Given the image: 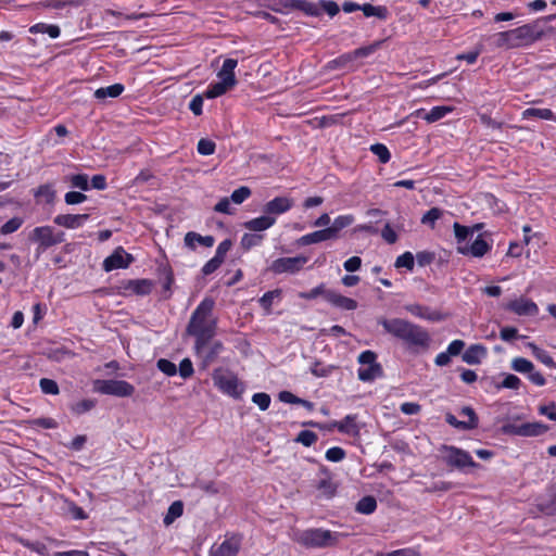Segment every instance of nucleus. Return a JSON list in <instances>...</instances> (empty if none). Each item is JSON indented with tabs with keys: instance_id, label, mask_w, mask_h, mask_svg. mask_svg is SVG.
Segmentation results:
<instances>
[{
	"instance_id": "0eeeda50",
	"label": "nucleus",
	"mask_w": 556,
	"mask_h": 556,
	"mask_svg": "<svg viewBox=\"0 0 556 556\" xmlns=\"http://www.w3.org/2000/svg\"><path fill=\"white\" fill-rule=\"evenodd\" d=\"M93 390L101 394L128 397L134 394L135 387L125 380L99 379L94 381Z\"/></svg>"
},
{
	"instance_id": "6ab92c4d",
	"label": "nucleus",
	"mask_w": 556,
	"mask_h": 556,
	"mask_svg": "<svg viewBox=\"0 0 556 556\" xmlns=\"http://www.w3.org/2000/svg\"><path fill=\"white\" fill-rule=\"evenodd\" d=\"M89 214H60L53 219L54 224L67 229H77L89 219Z\"/></svg>"
},
{
	"instance_id": "aec40b11",
	"label": "nucleus",
	"mask_w": 556,
	"mask_h": 556,
	"mask_svg": "<svg viewBox=\"0 0 556 556\" xmlns=\"http://www.w3.org/2000/svg\"><path fill=\"white\" fill-rule=\"evenodd\" d=\"M240 549V539L231 536L226 539L220 545L213 546L210 556H237Z\"/></svg>"
},
{
	"instance_id": "7ed1b4c3",
	"label": "nucleus",
	"mask_w": 556,
	"mask_h": 556,
	"mask_svg": "<svg viewBox=\"0 0 556 556\" xmlns=\"http://www.w3.org/2000/svg\"><path fill=\"white\" fill-rule=\"evenodd\" d=\"M212 379L214 386L223 393L235 400L241 399L245 387L238 376L226 368L219 367L213 370Z\"/></svg>"
},
{
	"instance_id": "69168bd1",
	"label": "nucleus",
	"mask_w": 556,
	"mask_h": 556,
	"mask_svg": "<svg viewBox=\"0 0 556 556\" xmlns=\"http://www.w3.org/2000/svg\"><path fill=\"white\" fill-rule=\"evenodd\" d=\"M251 195V189L249 187L242 186L238 189H236L231 195L230 200L235 204H241L243 203Z\"/></svg>"
},
{
	"instance_id": "393cba45",
	"label": "nucleus",
	"mask_w": 556,
	"mask_h": 556,
	"mask_svg": "<svg viewBox=\"0 0 556 556\" xmlns=\"http://www.w3.org/2000/svg\"><path fill=\"white\" fill-rule=\"evenodd\" d=\"M332 239H334V238L331 235L330 229L328 227H326L324 229H319L314 232L306 233V235L302 236L298 240V243L300 245H309V244H315V243H319V242L332 240Z\"/></svg>"
},
{
	"instance_id": "f257e3e1",
	"label": "nucleus",
	"mask_w": 556,
	"mask_h": 556,
	"mask_svg": "<svg viewBox=\"0 0 556 556\" xmlns=\"http://www.w3.org/2000/svg\"><path fill=\"white\" fill-rule=\"evenodd\" d=\"M215 301L213 298H204L192 312L187 325V333L194 339L199 348L204 340H212L216 336L217 318L213 315Z\"/></svg>"
},
{
	"instance_id": "dca6fc26",
	"label": "nucleus",
	"mask_w": 556,
	"mask_h": 556,
	"mask_svg": "<svg viewBox=\"0 0 556 556\" xmlns=\"http://www.w3.org/2000/svg\"><path fill=\"white\" fill-rule=\"evenodd\" d=\"M491 249L492 245L483 239L482 235H479L471 244L458 245L457 252L463 255L480 258L483 257Z\"/></svg>"
},
{
	"instance_id": "e2e57ef3",
	"label": "nucleus",
	"mask_w": 556,
	"mask_h": 556,
	"mask_svg": "<svg viewBox=\"0 0 556 556\" xmlns=\"http://www.w3.org/2000/svg\"><path fill=\"white\" fill-rule=\"evenodd\" d=\"M345 451L340 446H333L326 451L325 457L328 462L339 463L345 458Z\"/></svg>"
},
{
	"instance_id": "bf43d9fd",
	"label": "nucleus",
	"mask_w": 556,
	"mask_h": 556,
	"mask_svg": "<svg viewBox=\"0 0 556 556\" xmlns=\"http://www.w3.org/2000/svg\"><path fill=\"white\" fill-rule=\"evenodd\" d=\"M216 144L210 139H200L197 146L198 153L204 156L212 155L215 152Z\"/></svg>"
},
{
	"instance_id": "c9c22d12",
	"label": "nucleus",
	"mask_w": 556,
	"mask_h": 556,
	"mask_svg": "<svg viewBox=\"0 0 556 556\" xmlns=\"http://www.w3.org/2000/svg\"><path fill=\"white\" fill-rule=\"evenodd\" d=\"M353 222H354L353 215H340V216L334 218L332 225L329 226L328 228L330 229L331 235L333 236V238L337 239L339 232L342 229H344V228L349 227L350 225H352Z\"/></svg>"
},
{
	"instance_id": "39448f33",
	"label": "nucleus",
	"mask_w": 556,
	"mask_h": 556,
	"mask_svg": "<svg viewBox=\"0 0 556 556\" xmlns=\"http://www.w3.org/2000/svg\"><path fill=\"white\" fill-rule=\"evenodd\" d=\"M359 368L357 369V377L363 382H372L374 380L383 376L381 364L377 362V354L370 350L364 351L357 358Z\"/></svg>"
},
{
	"instance_id": "6e6552de",
	"label": "nucleus",
	"mask_w": 556,
	"mask_h": 556,
	"mask_svg": "<svg viewBox=\"0 0 556 556\" xmlns=\"http://www.w3.org/2000/svg\"><path fill=\"white\" fill-rule=\"evenodd\" d=\"M513 33L517 48L532 45L544 35V30L539 21L514 28Z\"/></svg>"
},
{
	"instance_id": "2eb2a0df",
	"label": "nucleus",
	"mask_w": 556,
	"mask_h": 556,
	"mask_svg": "<svg viewBox=\"0 0 556 556\" xmlns=\"http://www.w3.org/2000/svg\"><path fill=\"white\" fill-rule=\"evenodd\" d=\"M293 205V199L289 197H276L264 205L263 212L266 215L277 218L279 215L289 212Z\"/></svg>"
},
{
	"instance_id": "ddd939ff",
	"label": "nucleus",
	"mask_w": 556,
	"mask_h": 556,
	"mask_svg": "<svg viewBox=\"0 0 556 556\" xmlns=\"http://www.w3.org/2000/svg\"><path fill=\"white\" fill-rule=\"evenodd\" d=\"M132 262L134 256L127 253L122 247H118L103 261V269L105 271H112L114 269L127 268Z\"/></svg>"
},
{
	"instance_id": "20e7f679",
	"label": "nucleus",
	"mask_w": 556,
	"mask_h": 556,
	"mask_svg": "<svg viewBox=\"0 0 556 556\" xmlns=\"http://www.w3.org/2000/svg\"><path fill=\"white\" fill-rule=\"evenodd\" d=\"M440 453L442 454L443 462L452 467L456 468L458 470H465L467 467L477 468L479 467V464H477L471 455L457 446L454 445H446L442 444L439 447Z\"/></svg>"
},
{
	"instance_id": "bb28decb",
	"label": "nucleus",
	"mask_w": 556,
	"mask_h": 556,
	"mask_svg": "<svg viewBox=\"0 0 556 556\" xmlns=\"http://www.w3.org/2000/svg\"><path fill=\"white\" fill-rule=\"evenodd\" d=\"M406 309L412 315L419 317L421 319L431 320V321L441 319V315L438 312L431 311L429 307L422 306L419 304L407 305Z\"/></svg>"
},
{
	"instance_id": "de8ad7c7",
	"label": "nucleus",
	"mask_w": 556,
	"mask_h": 556,
	"mask_svg": "<svg viewBox=\"0 0 556 556\" xmlns=\"http://www.w3.org/2000/svg\"><path fill=\"white\" fill-rule=\"evenodd\" d=\"M318 440V437L315 432L311 430H302L299 432L294 441L296 443H301L302 445L309 447L315 444Z\"/></svg>"
},
{
	"instance_id": "79ce46f5",
	"label": "nucleus",
	"mask_w": 556,
	"mask_h": 556,
	"mask_svg": "<svg viewBox=\"0 0 556 556\" xmlns=\"http://www.w3.org/2000/svg\"><path fill=\"white\" fill-rule=\"evenodd\" d=\"M229 90L230 88L227 87L225 84H223L222 81H216L210 84L203 93L207 99H215L217 97L225 94Z\"/></svg>"
},
{
	"instance_id": "f8f14e48",
	"label": "nucleus",
	"mask_w": 556,
	"mask_h": 556,
	"mask_svg": "<svg viewBox=\"0 0 556 556\" xmlns=\"http://www.w3.org/2000/svg\"><path fill=\"white\" fill-rule=\"evenodd\" d=\"M504 308L518 316H536L539 314V306L532 300L520 296L509 301L505 304Z\"/></svg>"
},
{
	"instance_id": "864d4df0",
	"label": "nucleus",
	"mask_w": 556,
	"mask_h": 556,
	"mask_svg": "<svg viewBox=\"0 0 556 556\" xmlns=\"http://www.w3.org/2000/svg\"><path fill=\"white\" fill-rule=\"evenodd\" d=\"M441 216L442 211L439 207H432L424 214V216L421 217V223L424 225L434 227L437 220L440 219Z\"/></svg>"
},
{
	"instance_id": "ea45409f",
	"label": "nucleus",
	"mask_w": 556,
	"mask_h": 556,
	"mask_svg": "<svg viewBox=\"0 0 556 556\" xmlns=\"http://www.w3.org/2000/svg\"><path fill=\"white\" fill-rule=\"evenodd\" d=\"M298 4L296 10L304 12L306 15L309 16H320L321 15V9L318 2H312L308 0H298L295 2Z\"/></svg>"
},
{
	"instance_id": "473e14b6",
	"label": "nucleus",
	"mask_w": 556,
	"mask_h": 556,
	"mask_svg": "<svg viewBox=\"0 0 556 556\" xmlns=\"http://www.w3.org/2000/svg\"><path fill=\"white\" fill-rule=\"evenodd\" d=\"M549 427L543 422H525L522 424V437H539L547 432Z\"/></svg>"
},
{
	"instance_id": "9b49d317",
	"label": "nucleus",
	"mask_w": 556,
	"mask_h": 556,
	"mask_svg": "<svg viewBox=\"0 0 556 556\" xmlns=\"http://www.w3.org/2000/svg\"><path fill=\"white\" fill-rule=\"evenodd\" d=\"M408 346L427 348L429 345V333L420 326L408 323L406 330L401 339Z\"/></svg>"
},
{
	"instance_id": "774afa93",
	"label": "nucleus",
	"mask_w": 556,
	"mask_h": 556,
	"mask_svg": "<svg viewBox=\"0 0 556 556\" xmlns=\"http://www.w3.org/2000/svg\"><path fill=\"white\" fill-rule=\"evenodd\" d=\"M376 556H420V553L415 547H405L388 553H378Z\"/></svg>"
},
{
	"instance_id": "49530a36",
	"label": "nucleus",
	"mask_w": 556,
	"mask_h": 556,
	"mask_svg": "<svg viewBox=\"0 0 556 556\" xmlns=\"http://www.w3.org/2000/svg\"><path fill=\"white\" fill-rule=\"evenodd\" d=\"M323 472L326 475V477L319 480L317 489L321 491L327 497H331L336 492V486L333 485L331 479L328 477L327 469H323Z\"/></svg>"
},
{
	"instance_id": "7c9ffc66",
	"label": "nucleus",
	"mask_w": 556,
	"mask_h": 556,
	"mask_svg": "<svg viewBox=\"0 0 556 556\" xmlns=\"http://www.w3.org/2000/svg\"><path fill=\"white\" fill-rule=\"evenodd\" d=\"M361 11L366 17L375 16L379 20H387L389 16V10L383 5H372L370 3L362 4Z\"/></svg>"
},
{
	"instance_id": "f704fd0d",
	"label": "nucleus",
	"mask_w": 556,
	"mask_h": 556,
	"mask_svg": "<svg viewBox=\"0 0 556 556\" xmlns=\"http://www.w3.org/2000/svg\"><path fill=\"white\" fill-rule=\"evenodd\" d=\"M359 54H361V50H356L354 52V55L350 54V53L342 54L339 58L329 61L326 64V68L327 70L345 68V67H348L353 62L354 58L359 55Z\"/></svg>"
},
{
	"instance_id": "680f3d73",
	"label": "nucleus",
	"mask_w": 556,
	"mask_h": 556,
	"mask_svg": "<svg viewBox=\"0 0 556 556\" xmlns=\"http://www.w3.org/2000/svg\"><path fill=\"white\" fill-rule=\"evenodd\" d=\"M521 386V380L519 377L513 374L505 375L503 381L500 386H497L498 389H511V390H518Z\"/></svg>"
},
{
	"instance_id": "58836bf2",
	"label": "nucleus",
	"mask_w": 556,
	"mask_h": 556,
	"mask_svg": "<svg viewBox=\"0 0 556 556\" xmlns=\"http://www.w3.org/2000/svg\"><path fill=\"white\" fill-rule=\"evenodd\" d=\"M184 513V504L180 501H175L170 504L164 516L163 522L165 526L172 525Z\"/></svg>"
},
{
	"instance_id": "4be33fe9",
	"label": "nucleus",
	"mask_w": 556,
	"mask_h": 556,
	"mask_svg": "<svg viewBox=\"0 0 556 556\" xmlns=\"http://www.w3.org/2000/svg\"><path fill=\"white\" fill-rule=\"evenodd\" d=\"M486 348L482 344H472L463 353V361L468 365L480 364L481 361L486 356Z\"/></svg>"
},
{
	"instance_id": "e433bc0d",
	"label": "nucleus",
	"mask_w": 556,
	"mask_h": 556,
	"mask_svg": "<svg viewBox=\"0 0 556 556\" xmlns=\"http://www.w3.org/2000/svg\"><path fill=\"white\" fill-rule=\"evenodd\" d=\"M31 34H48L51 38H58L61 34L58 25L37 23L29 28Z\"/></svg>"
},
{
	"instance_id": "a18cd8bd",
	"label": "nucleus",
	"mask_w": 556,
	"mask_h": 556,
	"mask_svg": "<svg viewBox=\"0 0 556 556\" xmlns=\"http://www.w3.org/2000/svg\"><path fill=\"white\" fill-rule=\"evenodd\" d=\"M97 404L94 399H85L71 406V409L76 415H83L91 410Z\"/></svg>"
},
{
	"instance_id": "37998d69",
	"label": "nucleus",
	"mask_w": 556,
	"mask_h": 556,
	"mask_svg": "<svg viewBox=\"0 0 556 556\" xmlns=\"http://www.w3.org/2000/svg\"><path fill=\"white\" fill-rule=\"evenodd\" d=\"M327 292H329V289L326 288L325 283H320L309 291L299 292L298 296L303 300H314L318 296H323L326 300Z\"/></svg>"
},
{
	"instance_id": "4d7b16f0",
	"label": "nucleus",
	"mask_w": 556,
	"mask_h": 556,
	"mask_svg": "<svg viewBox=\"0 0 556 556\" xmlns=\"http://www.w3.org/2000/svg\"><path fill=\"white\" fill-rule=\"evenodd\" d=\"M453 229L457 243H463L472 235V229H469L468 226L460 225L457 222L453 224Z\"/></svg>"
},
{
	"instance_id": "f03ea898",
	"label": "nucleus",
	"mask_w": 556,
	"mask_h": 556,
	"mask_svg": "<svg viewBox=\"0 0 556 556\" xmlns=\"http://www.w3.org/2000/svg\"><path fill=\"white\" fill-rule=\"evenodd\" d=\"M345 532L324 528H309L296 533L295 541L306 548H332L348 538Z\"/></svg>"
},
{
	"instance_id": "72a5a7b5",
	"label": "nucleus",
	"mask_w": 556,
	"mask_h": 556,
	"mask_svg": "<svg viewBox=\"0 0 556 556\" xmlns=\"http://www.w3.org/2000/svg\"><path fill=\"white\" fill-rule=\"evenodd\" d=\"M125 87L122 84H114L108 87L99 88L94 91V98L103 100L105 98H117L122 94Z\"/></svg>"
},
{
	"instance_id": "423d86ee",
	"label": "nucleus",
	"mask_w": 556,
	"mask_h": 556,
	"mask_svg": "<svg viewBox=\"0 0 556 556\" xmlns=\"http://www.w3.org/2000/svg\"><path fill=\"white\" fill-rule=\"evenodd\" d=\"M29 239L38 244V255L49 248L64 241V232L55 231L51 226H39L33 229Z\"/></svg>"
},
{
	"instance_id": "a211bd4d",
	"label": "nucleus",
	"mask_w": 556,
	"mask_h": 556,
	"mask_svg": "<svg viewBox=\"0 0 556 556\" xmlns=\"http://www.w3.org/2000/svg\"><path fill=\"white\" fill-rule=\"evenodd\" d=\"M238 65V61L236 59H226L217 72L218 81H222L227 87L232 89L237 85V78L235 75V70Z\"/></svg>"
},
{
	"instance_id": "c85d7f7f",
	"label": "nucleus",
	"mask_w": 556,
	"mask_h": 556,
	"mask_svg": "<svg viewBox=\"0 0 556 556\" xmlns=\"http://www.w3.org/2000/svg\"><path fill=\"white\" fill-rule=\"evenodd\" d=\"M451 112H453L452 106L438 105L433 106L429 112H425L422 115L420 114L419 116L428 123H434L445 117Z\"/></svg>"
},
{
	"instance_id": "9d476101",
	"label": "nucleus",
	"mask_w": 556,
	"mask_h": 556,
	"mask_svg": "<svg viewBox=\"0 0 556 556\" xmlns=\"http://www.w3.org/2000/svg\"><path fill=\"white\" fill-rule=\"evenodd\" d=\"M308 258L306 256H294V257H280L275 260L269 269L274 274H295L300 271L303 266L307 263Z\"/></svg>"
},
{
	"instance_id": "1a4fd4ad",
	"label": "nucleus",
	"mask_w": 556,
	"mask_h": 556,
	"mask_svg": "<svg viewBox=\"0 0 556 556\" xmlns=\"http://www.w3.org/2000/svg\"><path fill=\"white\" fill-rule=\"evenodd\" d=\"M193 350L195 355L202 361L204 367L214 363L219 354L225 350L224 343L219 340H204L203 346L199 348L194 343Z\"/></svg>"
},
{
	"instance_id": "5701e85b",
	"label": "nucleus",
	"mask_w": 556,
	"mask_h": 556,
	"mask_svg": "<svg viewBox=\"0 0 556 556\" xmlns=\"http://www.w3.org/2000/svg\"><path fill=\"white\" fill-rule=\"evenodd\" d=\"M125 290L137 295H148L152 292L153 282L150 279H130L125 283Z\"/></svg>"
},
{
	"instance_id": "cd10ccee",
	"label": "nucleus",
	"mask_w": 556,
	"mask_h": 556,
	"mask_svg": "<svg viewBox=\"0 0 556 556\" xmlns=\"http://www.w3.org/2000/svg\"><path fill=\"white\" fill-rule=\"evenodd\" d=\"M336 429L344 434L356 435L359 428L356 422V415H346L342 420L336 425Z\"/></svg>"
},
{
	"instance_id": "2f4dec72",
	"label": "nucleus",
	"mask_w": 556,
	"mask_h": 556,
	"mask_svg": "<svg viewBox=\"0 0 556 556\" xmlns=\"http://www.w3.org/2000/svg\"><path fill=\"white\" fill-rule=\"evenodd\" d=\"M494 45L497 48L513 49L517 48L513 29L500 31L494 35Z\"/></svg>"
},
{
	"instance_id": "0e129e2a",
	"label": "nucleus",
	"mask_w": 556,
	"mask_h": 556,
	"mask_svg": "<svg viewBox=\"0 0 556 556\" xmlns=\"http://www.w3.org/2000/svg\"><path fill=\"white\" fill-rule=\"evenodd\" d=\"M156 367L160 371L169 377L175 376L177 374L176 365L166 358H160L156 363Z\"/></svg>"
},
{
	"instance_id": "13d9d810",
	"label": "nucleus",
	"mask_w": 556,
	"mask_h": 556,
	"mask_svg": "<svg viewBox=\"0 0 556 556\" xmlns=\"http://www.w3.org/2000/svg\"><path fill=\"white\" fill-rule=\"evenodd\" d=\"M39 386L45 394L56 395L60 392L58 383L49 378H41L39 381Z\"/></svg>"
},
{
	"instance_id": "b1692460",
	"label": "nucleus",
	"mask_w": 556,
	"mask_h": 556,
	"mask_svg": "<svg viewBox=\"0 0 556 556\" xmlns=\"http://www.w3.org/2000/svg\"><path fill=\"white\" fill-rule=\"evenodd\" d=\"M275 224H276V217H271L264 213V215H262L260 217H255L251 220L245 222L243 226L245 229H248L250 231L260 232V231L269 229Z\"/></svg>"
},
{
	"instance_id": "4468645a",
	"label": "nucleus",
	"mask_w": 556,
	"mask_h": 556,
	"mask_svg": "<svg viewBox=\"0 0 556 556\" xmlns=\"http://www.w3.org/2000/svg\"><path fill=\"white\" fill-rule=\"evenodd\" d=\"M459 414L469 415V420H458L453 414L448 413L445 415V421L452 427L459 430H472L478 427V416L470 406L463 407Z\"/></svg>"
},
{
	"instance_id": "6e6d98bb",
	"label": "nucleus",
	"mask_w": 556,
	"mask_h": 556,
	"mask_svg": "<svg viewBox=\"0 0 556 556\" xmlns=\"http://www.w3.org/2000/svg\"><path fill=\"white\" fill-rule=\"evenodd\" d=\"M263 241V236L255 233H244L241 238V247L250 250L253 247L260 245Z\"/></svg>"
},
{
	"instance_id": "8fccbe9b",
	"label": "nucleus",
	"mask_w": 556,
	"mask_h": 556,
	"mask_svg": "<svg viewBox=\"0 0 556 556\" xmlns=\"http://www.w3.org/2000/svg\"><path fill=\"white\" fill-rule=\"evenodd\" d=\"M415 264V257L412 252H404L395 260L396 268H406L407 270H413Z\"/></svg>"
},
{
	"instance_id": "f3484780",
	"label": "nucleus",
	"mask_w": 556,
	"mask_h": 556,
	"mask_svg": "<svg viewBox=\"0 0 556 556\" xmlns=\"http://www.w3.org/2000/svg\"><path fill=\"white\" fill-rule=\"evenodd\" d=\"M326 301L331 306L341 311H354L358 306L354 299L348 298L332 289H329V292L326 293Z\"/></svg>"
},
{
	"instance_id": "a19ab883",
	"label": "nucleus",
	"mask_w": 556,
	"mask_h": 556,
	"mask_svg": "<svg viewBox=\"0 0 556 556\" xmlns=\"http://www.w3.org/2000/svg\"><path fill=\"white\" fill-rule=\"evenodd\" d=\"M529 346L532 349L533 355L541 363H543L545 366H547L549 368H556V362L554 361V358L551 356V354L547 351L540 349L534 343H529Z\"/></svg>"
},
{
	"instance_id": "3c124183",
	"label": "nucleus",
	"mask_w": 556,
	"mask_h": 556,
	"mask_svg": "<svg viewBox=\"0 0 556 556\" xmlns=\"http://www.w3.org/2000/svg\"><path fill=\"white\" fill-rule=\"evenodd\" d=\"M281 295V290L276 289L271 291H267L263 294V296L260 299L261 306L266 309L267 312L270 311L274 300L279 299Z\"/></svg>"
},
{
	"instance_id": "c756f323",
	"label": "nucleus",
	"mask_w": 556,
	"mask_h": 556,
	"mask_svg": "<svg viewBox=\"0 0 556 556\" xmlns=\"http://www.w3.org/2000/svg\"><path fill=\"white\" fill-rule=\"evenodd\" d=\"M540 118L544 121H554L555 114L549 109L529 108L522 112V119Z\"/></svg>"
},
{
	"instance_id": "052dcab7",
	"label": "nucleus",
	"mask_w": 556,
	"mask_h": 556,
	"mask_svg": "<svg viewBox=\"0 0 556 556\" xmlns=\"http://www.w3.org/2000/svg\"><path fill=\"white\" fill-rule=\"evenodd\" d=\"M23 224V219L21 217H13L11 219H9L8 222H5L1 228H0V232L2 235H10V233H13L15 232L17 229H20V227L22 226Z\"/></svg>"
},
{
	"instance_id": "09e8293b",
	"label": "nucleus",
	"mask_w": 556,
	"mask_h": 556,
	"mask_svg": "<svg viewBox=\"0 0 556 556\" xmlns=\"http://www.w3.org/2000/svg\"><path fill=\"white\" fill-rule=\"evenodd\" d=\"M370 151L378 157L380 163L386 164L391 159V153L386 144L375 143L370 146Z\"/></svg>"
},
{
	"instance_id": "603ef678",
	"label": "nucleus",
	"mask_w": 556,
	"mask_h": 556,
	"mask_svg": "<svg viewBox=\"0 0 556 556\" xmlns=\"http://www.w3.org/2000/svg\"><path fill=\"white\" fill-rule=\"evenodd\" d=\"M68 179L73 188H78L83 191L89 190V179L86 174L72 175Z\"/></svg>"
},
{
	"instance_id": "a878e982",
	"label": "nucleus",
	"mask_w": 556,
	"mask_h": 556,
	"mask_svg": "<svg viewBox=\"0 0 556 556\" xmlns=\"http://www.w3.org/2000/svg\"><path fill=\"white\" fill-rule=\"evenodd\" d=\"M185 245L190 249L194 250L197 248V244L211 248L213 247L215 239L213 236H201L198 232L189 231L186 233L184 239Z\"/></svg>"
},
{
	"instance_id": "338daca9",
	"label": "nucleus",
	"mask_w": 556,
	"mask_h": 556,
	"mask_svg": "<svg viewBox=\"0 0 556 556\" xmlns=\"http://www.w3.org/2000/svg\"><path fill=\"white\" fill-rule=\"evenodd\" d=\"M252 402L257 405L261 410H266L270 405L271 399L269 394L265 392H258L252 395Z\"/></svg>"
},
{
	"instance_id": "c03bdc74",
	"label": "nucleus",
	"mask_w": 556,
	"mask_h": 556,
	"mask_svg": "<svg viewBox=\"0 0 556 556\" xmlns=\"http://www.w3.org/2000/svg\"><path fill=\"white\" fill-rule=\"evenodd\" d=\"M511 368L517 372L528 375L534 368V365L525 357H516L511 361Z\"/></svg>"
},
{
	"instance_id": "5fc2aeb1",
	"label": "nucleus",
	"mask_w": 556,
	"mask_h": 556,
	"mask_svg": "<svg viewBox=\"0 0 556 556\" xmlns=\"http://www.w3.org/2000/svg\"><path fill=\"white\" fill-rule=\"evenodd\" d=\"M35 197L42 198L46 200L47 203H50L54 200L55 191L51 185H41L35 191Z\"/></svg>"
},
{
	"instance_id": "4c0bfd02",
	"label": "nucleus",
	"mask_w": 556,
	"mask_h": 556,
	"mask_svg": "<svg viewBox=\"0 0 556 556\" xmlns=\"http://www.w3.org/2000/svg\"><path fill=\"white\" fill-rule=\"evenodd\" d=\"M377 508V501L374 496L367 495L362 497L355 507V510L363 515H370L372 514Z\"/></svg>"
},
{
	"instance_id": "412c9836",
	"label": "nucleus",
	"mask_w": 556,
	"mask_h": 556,
	"mask_svg": "<svg viewBox=\"0 0 556 556\" xmlns=\"http://www.w3.org/2000/svg\"><path fill=\"white\" fill-rule=\"evenodd\" d=\"M409 321L401 318L381 319L379 324L383 329L397 339H402Z\"/></svg>"
}]
</instances>
